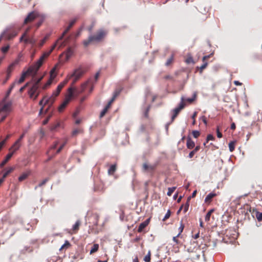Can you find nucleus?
Instances as JSON below:
<instances>
[{"label":"nucleus","mask_w":262,"mask_h":262,"mask_svg":"<svg viewBox=\"0 0 262 262\" xmlns=\"http://www.w3.org/2000/svg\"><path fill=\"white\" fill-rule=\"evenodd\" d=\"M185 62L188 64L190 63H194L193 58L191 56L188 57L185 60Z\"/></svg>","instance_id":"13d9d810"},{"label":"nucleus","mask_w":262,"mask_h":262,"mask_svg":"<svg viewBox=\"0 0 262 262\" xmlns=\"http://www.w3.org/2000/svg\"><path fill=\"white\" fill-rule=\"evenodd\" d=\"M196 94L194 93L193 94V97L187 98L186 99H184V102L186 101V102H189V103H191L195 100V99L196 98Z\"/></svg>","instance_id":"37998d69"},{"label":"nucleus","mask_w":262,"mask_h":262,"mask_svg":"<svg viewBox=\"0 0 262 262\" xmlns=\"http://www.w3.org/2000/svg\"><path fill=\"white\" fill-rule=\"evenodd\" d=\"M42 78L43 76L38 79H34L33 83L36 84L37 85L39 86L40 82L42 80Z\"/></svg>","instance_id":"864d4df0"},{"label":"nucleus","mask_w":262,"mask_h":262,"mask_svg":"<svg viewBox=\"0 0 262 262\" xmlns=\"http://www.w3.org/2000/svg\"><path fill=\"white\" fill-rule=\"evenodd\" d=\"M91 220H93V221L92 222V224L95 226H97L98 223V220H99V215L96 214L94 213L92 215L91 217H90Z\"/></svg>","instance_id":"cd10ccee"},{"label":"nucleus","mask_w":262,"mask_h":262,"mask_svg":"<svg viewBox=\"0 0 262 262\" xmlns=\"http://www.w3.org/2000/svg\"><path fill=\"white\" fill-rule=\"evenodd\" d=\"M201 119L202 121L204 123V124L206 125L207 124V119L205 116H203L201 117Z\"/></svg>","instance_id":"774afa93"},{"label":"nucleus","mask_w":262,"mask_h":262,"mask_svg":"<svg viewBox=\"0 0 262 262\" xmlns=\"http://www.w3.org/2000/svg\"><path fill=\"white\" fill-rule=\"evenodd\" d=\"M216 133H217V137L219 138H221L222 137V134L221 132H220V131L219 130V127L217 128V129H216Z\"/></svg>","instance_id":"e2e57ef3"},{"label":"nucleus","mask_w":262,"mask_h":262,"mask_svg":"<svg viewBox=\"0 0 262 262\" xmlns=\"http://www.w3.org/2000/svg\"><path fill=\"white\" fill-rule=\"evenodd\" d=\"M60 126L59 122H56V123L52 125L50 127V129L51 130H55L56 128H57Z\"/></svg>","instance_id":"09e8293b"},{"label":"nucleus","mask_w":262,"mask_h":262,"mask_svg":"<svg viewBox=\"0 0 262 262\" xmlns=\"http://www.w3.org/2000/svg\"><path fill=\"white\" fill-rule=\"evenodd\" d=\"M69 78H66L62 82H61L57 86L56 90L53 92V94L55 96H58L64 86L68 82Z\"/></svg>","instance_id":"2eb2a0df"},{"label":"nucleus","mask_w":262,"mask_h":262,"mask_svg":"<svg viewBox=\"0 0 262 262\" xmlns=\"http://www.w3.org/2000/svg\"><path fill=\"white\" fill-rule=\"evenodd\" d=\"M186 145H187V147L188 149H192L195 146V143L191 139V138L190 137H188L187 140Z\"/></svg>","instance_id":"c85d7f7f"},{"label":"nucleus","mask_w":262,"mask_h":262,"mask_svg":"<svg viewBox=\"0 0 262 262\" xmlns=\"http://www.w3.org/2000/svg\"><path fill=\"white\" fill-rule=\"evenodd\" d=\"M13 153L9 152L6 157L5 159L0 164V167H3L6 163L9 161L13 156Z\"/></svg>","instance_id":"393cba45"},{"label":"nucleus","mask_w":262,"mask_h":262,"mask_svg":"<svg viewBox=\"0 0 262 262\" xmlns=\"http://www.w3.org/2000/svg\"><path fill=\"white\" fill-rule=\"evenodd\" d=\"M67 144V141H65L63 143H62L59 148L57 149L55 153H50L49 155H47L49 156V158L47 160V162L51 160L53 158H54L57 154H59L63 148L66 144Z\"/></svg>","instance_id":"dca6fc26"},{"label":"nucleus","mask_w":262,"mask_h":262,"mask_svg":"<svg viewBox=\"0 0 262 262\" xmlns=\"http://www.w3.org/2000/svg\"><path fill=\"white\" fill-rule=\"evenodd\" d=\"M189 200H190V199L188 198L187 199L186 203L185 204L182 205L181 206V208H183L184 209V213H186L188 210V208L189 207Z\"/></svg>","instance_id":"72a5a7b5"},{"label":"nucleus","mask_w":262,"mask_h":262,"mask_svg":"<svg viewBox=\"0 0 262 262\" xmlns=\"http://www.w3.org/2000/svg\"><path fill=\"white\" fill-rule=\"evenodd\" d=\"M26 133V131H25L19 137V138L17 140V141H19V142H21L23 138L24 137L25 134Z\"/></svg>","instance_id":"0e129e2a"},{"label":"nucleus","mask_w":262,"mask_h":262,"mask_svg":"<svg viewBox=\"0 0 262 262\" xmlns=\"http://www.w3.org/2000/svg\"><path fill=\"white\" fill-rule=\"evenodd\" d=\"M55 68H53L50 71V78L48 81L45 84V85L42 86V89L46 90L47 89L52 83L53 80L56 76V74L55 73Z\"/></svg>","instance_id":"4468645a"},{"label":"nucleus","mask_w":262,"mask_h":262,"mask_svg":"<svg viewBox=\"0 0 262 262\" xmlns=\"http://www.w3.org/2000/svg\"><path fill=\"white\" fill-rule=\"evenodd\" d=\"M40 19L39 21L36 25V27L37 28H38L41 25V24L43 23L44 19H45V17L43 16L40 15Z\"/></svg>","instance_id":"8fccbe9b"},{"label":"nucleus","mask_w":262,"mask_h":262,"mask_svg":"<svg viewBox=\"0 0 262 262\" xmlns=\"http://www.w3.org/2000/svg\"><path fill=\"white\" fill-rule=\"evenodd\" d=\"M185 104L184 103V98L182 97L181 102L179 104L178 107L175 108L173 110V115L171 117V122H173L175 118L177 117L180 112L185 107Z\"/></svg>","instance_id":"6e6552de"},{"label":"nucleus","mask_w":262,"mask_h":262,"mask_svg":"<svg viewBox=\"0 0 262 262\" xmlns=\"http://www.w3.org/2000/svg\"><path fill=\"white\" fill-rule=\"evenodd\" d=\"M84 74V71L81 69H78L74 71V72L67 76V78H73L72 82V85H74L76 82Z\"/></svg>","instance_id":"20e7f679"},{"label":"nucleus","mask_w":262,"mask_h":262,"mask_svg":"<svg viewBox=\"0 0 262 262\" xmlns=\"http://www.w3.org/2000/svg\"><path fill=\"white\" fill-rule=\"evenodd\" d=\"M21 144L19 141L16 140L13 145L9 149L10 152L13 153V155L16 151L20 147Z\"/></svg>","instance_id":"412c9836"},{"label":"nucleus","mask_w":262,"mask_h":262,"mask_svg":"<svg viewBox=\"0 0 262 262\" xmlns=\"http://www.w3.org/2000/svg\"><path fill=\"white\" fill-rule=\"evenodd\" d=\"M214 210L212 209L207 212L205 218L206 221H209L210 220V216L211 214L214 212Z\"/></svg>","instance_id":"58836bf2"},{"label":"nucleus","mask_w":262,"mask_h":262,"mask_svg":"<svg viewBox=\"0 0 262 262\" xmlns=\"http://www.w3.org/2000/svg\"><path fill=\"white\" fill-rule=\"evenodd\" d=\"M200 146H196L195 147V148L189 153L188 157L189 158H192L194 156V154L196 152H198L200 150Z\"/></svg>","instance_id":"e433bc0d"},{"label":"nucleus","mask_w":262,"mask_h":262,"mask_svg":"<svg viewBox=\"0 0 262 262\" xmlns=\"http://www.w3.org/2000/svg\"><path fill=\"white\" fill-rule=\"evenodd\" d=\"M8 115V114H4V115H3V116L1 117V118L0 119V122H3L5 120V119H6V118L7 117Z\"/></svg>","instance_id":"338daca9"},{"label":"nucleus","mask_w":262,"mask_h":262,"mask_svg":"<svg viewBox=\"0 0 262 262\" xmlns=\"http://www.w3.org/2000/svg\"><path fill=\"white\" fill-rule=\"evenodd\" d=\"M14 170V168L13 167H9L7 169H5V172L3 173V176L4 178H6V177L10 173H11L13 170Z\"/></svg>","instance_id":"473e14b6"},{"label":"nucleus","mask_w":262,"mask_h":262,"mask_svg":"<svg viewBox=\"0 0 262 262\" xmlns=\"http://www.w3.org/2000/svg\"><path fill=\"white\" fill-rule=\"evenodd\" d=\"M39 86L36 84H33L28 91V94L30 98L35 100L39 95Z\"/></svg>","instance_id":"423d86ee"},{"label":"nucleus","mask_w":262,"mask_h":262,"mask_svg":"<svg viewBox=\"0 0 262 262\" xmlns=\"http://www.w3.org/2000/svg\"><path fill=\"white\" fill-rule=\"evenodd\" d=\"M76 21V19H73L71 20L68 26V27L66 28V29L64 31V32L62 33V35L59 38V40H61L62 39L64 36L69 32V31L70 30V29L73 27V26L75 24V22Z\"/></svg>","instance_id":"aec40b11"},{"label":"nucleus","mask_w":262,"mask_h":262,"mask_svg":"<svg viewBox=\"0 0 262 262\" xmlns=\"http://www.w3.org/2000/svg\"><path fill=\"white\" fill-rule=\"evenodd\" d=\"M38 17H40V14L38 13L35 11L31 12L29 13L25 19L24 24L26 25L28 23H31Z\"/></svg>","instance_id":"9b49d317"},{"label":"nucleus","mask_w":262,"mask_h":262,"mask_svg":"<svg viewBox=\"0 0 262 262\" xmlns=\"http://www.w3.org/2000/svg\"><path fill=\"white\" fill-rule=\"evenodd\" d=\"M19 60H15L12 63L10 64L9 67H8L7 71H6V78L3 80L2 84L3 85L5 84L7 81L9 79V78L11 77V73L13 72L14 70V66L18 63Z\"/></svg>","instance_id":"0eeeda50"},{"label":"nucleus","mask_w":262,"mask_h":262,"mask_svg":"<svg viewBox=\"0 0 262 262\" xmlns=\"http://www.w3.org/2000/svg\"><path fill=\"white\" fill-rule=\"evenodd\" d=\"M107 111L108 110H106V108H104L100 114V118H102L103 116H104Z\"/></svg>","instance_id":"bf43d9fd"},{"label":"nucleus","mask_w":262,"mask_h":262,"mask_svg":"<svg viewBox=\"0 0 262 262\" xmlns=\"http://www.w3.org/2000/svg\"><path fill=\"white\" fill-rule=\"evenodd\" d=\"M174 60V55L172 54L171 56L167 60L165 66H170L173 61Z\"/></svg>","instance_id":"4c0bfd02"},{"label":"nucleus","mask_w":262,"mask_h":262,"mask_svg":"<svg viewBox=\"0 0 262 262\" xmlns=\"http://www.w3.org/2000/svg\"><path fill=\"white\" fill-rule=\"evenodd\" d=\"M249 211L252 214V215L256 218L258 222L262 221V213L259 212L257 209L255 208H252L249 206V209H248Z\"/></svg>","instance_id":"ddd939ff"},{"label":"nucleus","mask_w":262,"mask_h":262,"mask_svg":"<svg viewBox=\"0 0 262 262\" xmlns=\"http://www.w3.org/2000/svg\"><path fill=\"white\" fill-rule=\"evenodd\" d=\"M170 214H171L170 210H168L167 211V213H166V214L165 215V216L164 217V218L163 219V221H165L166 220L169 219L170 216Z\"/></svg>","instance_id":"603ef678"},{"label":"nucleus","mask_w":262,"mask_h":262,"mask_svg":"<svg viewBox=\"0 0 262 262\" xmlns=\"http://www.w3.org/2000/svg\"><path fill=\"white\" fill-rule=\"evenodd\" d=\"M157 167L156 164L149 165L146 163H144L142 165V169L144 171H148L152 173Z\"/></svg>","instance_id":"f3484780"},{"label":"nucleus","mask_w":262,"mask_h":262,"mask_svg":"<svg viewBox=\"0 0 262 262\" xmlns=\"http://www.w3.org/2000/svg\"><path fill=\"white\" fill-rule=\"evenodd\" d=\"M217 194L214 192L209 193L205 198V202L207 204H210L212 202V199Z\"/></svg>","instance_id":"5701e85b"},{"label":"nucleus","mask_w":262,"mask_h":262,"mask_svg":"<svg viewBox=\"0 0 262 262\" xmlns=\"http://www.w3.org/2000/svg\"><path fill=\"white\" fill-rule=\"evenodd\" d=\"M113 102H114L113 99H111L104 108H106V110H108L110 108Z\"/></svg>","instance_id":"052dcab7"},{"label":"nucleus","mask_w":262,"mask_h":262,"mask_svg":"<svg viewBox=\"0 0 262 262\" xmlns=\"http://www.w3.org/2000/svg\"><path fill=\"white\" fill-rule=\"evenodd\" d=\"M81 225V222L79 220H77L75 224L73 226L72 230L73 233H76L79 229V227Z\"/></svg>","instance_id":"bb28decb"},{"label":"nucleus","mask_w":262,"mask_h":262,"mask_svg":"<svg viewBox=\"0 0 262 262\" xmlns=\"http://www.w3.org/2000/svg\"><path fill=\"white\" fill-rule=\"evenodd\" d=\"M73 54V50L71 48H69L67 50L66 52L65 53L66 61H68L72 57Z\"/></svg>","instance_id":"c756f323"},{"label":"nucleus","mask_w":262,"mask_h":262,"mask_svg":"<svg viewBox=\"0 0 262 262\" xmlns=\"http://www.w3.org/2000/svg\"><path fill=\"white\" fill-rule=\"evenodd\" d=\"M212 54H210L209 55L205 56L203 58V64L199 68L200 69V73H202L203 71L208 66V62L207 61V60L208 59Z\"/></svg>","instance_id":"6ab92c4d"},{"label":"nucleus","mask_w":262,"mask_h":262,"mask_svg":"<svg viewBox=\"0 0 262 262\" xmlns=\"http://www.w3.org/2000/svg\"><path fill=\"white\" fill-rule=\"evenodd\" d=\"M38 71L32 66H30L26 72H24L19 79L17 81L18 83L20 84L23 82L27 76L32 75L35 76Z\"/></svg>","instance_id":"39448f33"},{"label":"nucleus","mask_w":262,"mask_h":262,"mask_svg":"<svg viewBox=\"0 0 262 262\" xmlns=\"http://www.w3.org/2000/svg\"><path fill=\"white\" fill-rule=\"evenodd\" d=\"M116 164L112 165L108 170V173L109 175H113L116 170Z\"/></svg>","instance_id":"7c9ffc66"},{"label":"nucleus","mask_w":262,"mask_h":262,"mask_svg":"<svg viewBox=\"0 0 262 262\" xmlns=\"http://www.w3.org/2000/svg\"><path fill=\"white\" fill-rule=\"evenodd\" d=\"M12 103L7 102L3 105H0V114H9L11 110Z\"/></svg>","instance_id":"f8f14e48"},{"label":"nucleus","mask_w":262,"mask_h":262,"mask_svg":"<svg viewBox=\"0 0 262 262\" xmlns=\"http://www.w3.org/2000/svg\"><path fill=\"white\" fill-rule=\"evenodd\" d=\"M10 49V46L9 45H6V46L3 47L1 51L3 54H6L9 51Z\"/></svg>","instance_id":"a19ab883"},{"label":"nucleus","mask_w":262,"mask_h":262,"mask_svg":"<svg viewBox=\"0 0 262 262\" xmlns=\"http://www.w3.org/2000/svg\"><path fill=\"white\" fill-rule=\"evenodd\" d=\"M107 34V31L103 29H100L97 31L96 34L91 35L88 39L84 40L83 42V45L87 47L90 43L93 42H99L103 40Z\"/></svg>","instance_id":"f257e3e1"},{"label":"nucleus","mask_w":262,"mask_h":262,"mask_svg":"<svg viewBox=\"0 0 262 262\" xmlns=\"http://www.w3.org/2000/svg\"><path fill=\"white\" fill-rule=\"evenodd\" d=\"M74 95L73 90L72 88H69L68 90V94L66 97L64 101L58 107V111L62 112L69 103Z\"/></svg>","instance_id":"7ed1b4c3"},{"label":"nucleus","mask_w":262,"mask_h":262,"mask_svg":"<svg viewBox=\"0 0 262 262\" xmlns=\"http://www.w3.org/2000/svg\"><path fill=\"white\" fill-rule=\"evenodd\" d=\"M59 41L60 40L58 39L57 41L51 47L50 50L48 51L43 52L40 58L33 65H32V66L34 67L37 71L42 66L45 59H46L50 55L53 50L57 46Z\"/></svg>","instance_id":"f03ea898"},{"label":"nucleus","mask_w":262,"mask_h":262,"mask_svg":"<svg viewBox=\"0 0 262 262\" xmlns=\"http://www.w3.org/2000/svg\"><path fill=\"white\" fill-rule=\"evenodd\" d=\"M99 246L98 244H95L93 245L91 250H90V254H93L96 252L99 249Z\"/></svg>","instance_id":"c9c22d12"},{"label":"nucleus","mask_w":262,"mask_h":262,"mask_svg":"<svg viewBox=\"0 0 262 262\" xmlns=\"http://www.w3.org/2000/svg\"><path fill=\"white\" fill-rule=\"evenodd\" d=\"M182 238V237H177V235L175 236H173L172 238V241L176 243V245H182L181 242L178 239V238Z\"/></svg>","instance_id":"a18cd8bd"},{"label":"nucleus","mask_w":262,"mask_h":262,"mask_svg":"<svg viewBox=\"0 0 262 262\" xmlns=\"http://www.w3.org/2000/svg\"><path fill=\"white\" fill-rule=\"evenodd\" d=\"M82 132V130L80 129H74L72 132V135L73 136H76L78 134Z\"/></svg>","instance_id":"4d7b16f0"},{"label":"nucleus","mask_w":262,"mask_h":262,"mask_svg":"<svg viewBox=\"0 0 262 262\" xmlns=\"http://www.w3.org/2000/svg\"><path fill=\"white\" fill-rule=\"evenodd\" d=\"M24 42L26 44L30 43L33 46L35 45L36 40L34 38L33 36H30L28 35L24 39Z\"/></svg>","instance_id":"4be33fe9"},{"label":"nucleus","mask_w":262,"mask_h":262,"mask_svg":"<svg viewBox=\"0 0 262 262\" xmlns=\"http://www.w3.org/2000/svg\"><path fill=\"white\" fill-rule=\"evenodd\" d=\"M215 139L214 137L211 134L208 135L207 136L206 141L204 143V145L206 146V144L210 140H214Z\"/></svg>","instance_id":"c03bdc74"},{"label":"nucleus","mask_w":262,"mask_h":262,"mask_svg":"<svg viewBox=\"0 0 262 262\" xmlns=\"http://www.w3.org/2000/svg\"><path fill=\"white\" fill-rule=\"evenodd\" d=\"M235 144V142L234 141H231L229 143V148L230 151L232 152L234 150Z\"/></svg>","instance_id":"79ce46f5"},{"label":"nucleus","mask_w":262,"mask_h":262,"mask_svg":"<svg viewBox=\"0 0 262 262\" xmlns=\"http://www.w3.org/2000/svg\"><path fill=\"white\" fill-rule=\"evenodd\" d=\"M151 251L149 250L147 254L144 257V260L145 262H150L151 260Z\"/></svg>","instance_id":"ea45409f"},{"label":"nucleus","mask_w":262,"mask_h":262,"mask_svg":"<svg viewBox=\"0 0 262 262\" xmlns=\"http://www.w3.org/2000/svg\"><path fill=\"white\" fill-rule=\"evenodd\" d=\"M3 32H6V34L4 36L6 40H11L14 37L17 36L18 34V31L13 30L11 32H9L8 30H5Z\"/></svg>","instance_id":"a211bd4d"},{"label":"nucleus","mask_w":262,"mask_h":262,"mask_svg":"<svg viewBox=\"0 0 262 262\" xmlns=\"http://www.w3.org/2000/svg\"><path fill=\"white\" fill-rule=\"evenodd\" d=\"M6 143V140H4L0 142V150Z\"/></svg>","instance_id":"69168bd1"},{"label":"nucleus","mask_w":262,"mask_h":262,"mask_svg":"<svg viewBox=\"0 0 262 262\" xmlns=\"http://www.w3.org/2000/svg\"><path fill=\"white\" fill-rule=\"evenodd\" d=\"M176 189V187H169L168 188V191L167 193V195L171 196L172 193L174 192L175 189Z\"/></svg>","instance_id":"49530a36"},{"label":"nucleus","mask_w":262,"mask_h":262,"mask_svg":"<svg viewBox=\"0 0 262 262\" xmlns=\"http://www.w3.org/2000/svg\"><path fill=\"white\" fill-rule=\"evenodd\" d=\"M192 134L194 138H197L200 135V133L198 130H193Z\"/></svg>","instance_id":"5fc2aeb1"},{"label":"nucleus","mask_w":262,"mask_h":262,"mask_svg":"<svg viewBox=\"0 0 262 262\" xmlns=\"http://www.w3.org/2000/svg\"><path fill=\"white\" fill-rule=\"evenodd\" d=\"M184 224H183V222L181 221L180 223V226L178 228L179 233L177 234V237H182V233L183 231L184 228Z\"/></svg>","instance_id":"2f4dec72"},{"label":"nucleus","mask_w":262,"mask_h":262,"mask_svg":"<svg viewBox=\"0 0 262 262\" xmlns=\"http://www.w3.org/2000/svg\"><path fill=\"white\" fill-rule=\"evenodd\" d=\"M30 172H25L21 174L18 178V181L19 182H21L27 178V177L29 176Z\"/></svg>","instance_id":"f704fd0d"},{"label":"nucleus","mask_w":262,"mask_h":262,"mask_svg":"<svg viewBox=\"0 0 262 262\" xmlns=\"http://www.w3.org/2000/svg\"><path fill=\"white\" fill-rule=\"evenodd\" d=\"M57 96H55L53 93L52 96L49 98H47V97L45 96L43 98L39 101V105H42V104L44 103V105L46 104H49V107L54 103L55 98Z\"/></svg>","instance_id":"1a4fd4ad"},{"label":"nucleus","mask_w":262,"mask_h":262,"mask_svg":"<svg viewBox=\"0 0 262 262\" xmlns=\"http://www.w3.org/2000/svg\"><path fill=\"white\" fill-rule=\"evenodd\" d=\"M15 82H14L10 86V88L9 89V90H8L7 93V96H9L10 95V94L11 93L12 90H13V89L14 88V87L15 86Z\"/></svg>","instance_id":"6e6d98bb"},{"label":"nucleus","mask_w":262,"mask_h":262,"mask_svg":"<svg viewBox=\"0 0 262 262\" xmlns=\"http://www.w3.org/2000/svg\"><path fill=\"white\" fill-rule=\"evenodd\" d=\"M70 246V243L69 241H66L64 244L60 248V250H62V249L66 248L67 249Z\"/></svg>","instance_id":"de8ad7c7"},{"label":"nucleus","mask_w":262,"mask_h":262,"mask_svg":"<svg viewBox=\"0 0 262 262\" xmlns=\"http://www.w3.org/2000/svg\"><path fill=\"white\" fill-rule=\"evenodd\" d=\"M90 83V81L88 80V81L82 84L81 85L80 90L77 89V88L74 87V85H72L71 84V86L70 88H73V93H74V95H73V97L74 96H77L80 94L82 93L85 90V89L89 85Z\"/></svg>","instance_id":"9d476101"},{"label":"nucleus","mask_w":262,"mask_h":262,"mask_svg":"<svg viewBox=\"0 0 262 262\" xmlns=\"http://www.w3.org/2000/svg\"><path fill=\"white\" fill-rule=\"evenodd\" d=\"M48 180L49 179L48 178L44 179L38 184V187H41L44 185L48 181Z\"/></svg>","instance_id":"680f3d73"},{"label":"nucleus","mask_w":262,"mask_h":262,"mask_svg":"<svg viewBox=\"0 0 262 262\" xmlns=\"http://www.w3.org/2000/svg\"><path fill=\"white\" fill-rule=\"evenodd\" d=\"M150 219H147L144 222L141 223L139 226L138 229V232L141 233L143 231L144 229L147 227L149 223Z\"/></svg>","instance_id":"b1692460"},{"label":"nucleus","mask_w":262,"mask_h":262,"mask_svg":"<svg viewBox=\"0 0 262 262\" xmlns=\"http://www.w3.org/2000/svg\"><path fill=\"white\" fill-rule=\"evenodd\" d=\"M58 144H59L58 141H54L53 145H52L50 146L49 150L47 151L46 154L49 155L50 153H55V152L53 151V150L57 147V146L58 145Z\"/></svg>","instance_id":"a878e982"},{"label":"nucleus","mask_w":262,"mask_h":262,"mask_svg":"<svg viewBox=\"0 0 262 262\" xmlns=\"http://www.w3.org/2000/svg\"><path fill=\"white\" fill-rule=\"evenodd\" d=\"M120 90L115 91L111 99H113V101H114L116 97L120 94Z\"/></svg>","instance_id":"3c124183"}]
</instances>
